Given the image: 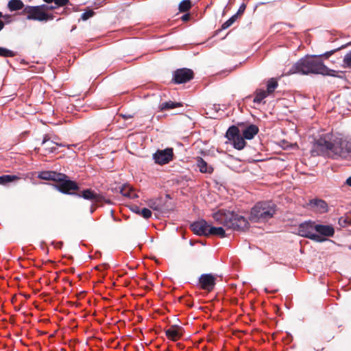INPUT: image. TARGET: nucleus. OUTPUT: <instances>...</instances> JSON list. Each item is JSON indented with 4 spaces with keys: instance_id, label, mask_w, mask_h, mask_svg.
Here are the masks:
<instances>
[{
    "instance_id": "40",
    "label": "nucleus",
    "mask_w": 351,
    "mask_h": 351,
    "mask_svg": "<svg viewBox=\"0 0 351 351\" xmlns=\"http://www.w3.org/2000/svg\"><path fill=\"white\" fill-rule=\"evenodd\" d=\"M346 184H348V186H351V176L349 177L348 178H347V180L346 181Z\"/></svg>"
},
{
    "instance_id": "30",
    "label": "nucleus",
    "mask_w": 351,
    "mask_h": 351,
    "mask_svg": "<svg viewBox=\"0 0 351 351\" xmlns=\"http://www.w3.org/2000/svg\"><path fill=\"white\" fill-rule=\"evenodd\" d=\"M191 7V3L190 0H183L180 2L179 5V10L180 12H186Z\"/></svg>"
},
{
    "instance_id": "5",
    "label": "nucleus",
    "mask_w": 351,
    "mask_h": 351,
    "mask_svg": "<svg viewBox=\"0 0 351 351\" xmlns=\"http://www.w3.org/2000/svg\"><path fill=\"white\" fill-rule=\"evenodd\" d=\"M45 5L42 6H26L23 9V12L27 14V19L35 20L39 21H47L52 20L53 16L45 12L46 9Z\"/></svg>"
},
{
    "instance_id": "42",
    "label": "nucleus",
    "mask_w": 351,
    "mask_h": 351,
    "mask_svg": "<svg viewBox=\"0 0 351 351\" xmlns=\"http://www.w3.org/2000/svg\"><path fill=\"white\" fill-rule=\"evenodd\" d=\"M43 1H45L46 3H48L53 2V0H43Z\"/></svg>"
},
{
    "instance_id": "16",
    "label": "nucleus",
    "mask_w": 351,
    "mask_h": 351,
    "mask_svg": "<svg viewBox=\"0 0 351 351\" xmlns=\"http://www.w3.org/2000/svg\"><path fill=\"white\" fill-rule=\"evenodd\" d=\"M197 166L199 170L202 173L210 174L213 171L212 166L209 165L203 158L197 157L196 159Z\"/></svg>"
},
{
    "instance_id": "3",
    "label": "nucleus",
    "mask_w": 351,
    "mask_h": 351,
    "mask_svg": "<svg viewBox=\"0 0 351 351\" xmlns=\"http://www.w3.org/2000/svg\"><path fill=\"white\" fill-rule=\"evenodd\" d=\"M213 217L228 228L243 230L248 226V221L244 217L229 210L220 209L213 213Z\"/></svg>"
},
{
    "instance_id": "19",
    "label": "nucleus",
    "mask_w": 351,
    "mask_h": 351,
    "mask_svg": "<svg viewBox=\"0 0 351 351\" xmlns=\"http://www.w3.org/2000/svg\"><path fill=\"white\" fill-rule=\"evenodd\" d=\"M120 192L123 196L130 199H135L138 197L136 193L129 185L123 186Z\"/></svg>"
},
{
    "instance_id": "18",
    "label": "nucleus",
    "mask_w": 351,
    "mask_h": 351,
    "mask_svg": "<svg viewBox=\"0 0 351 351\" xmlns=\"http://www.w3.org/2000/svg\"><path fill=\"white\" fill-rule=\"evenodd\" d=\"M80 196L94 202H100L101 200V196L89 189L84 191Z\"/></svg>"
},
{
    "instance_id": "4",
    "label": "nucleus",
    "mask_w": 351,
    "mask_h": 351,
    "mask_svg": "<svg viewBox=\"0 0 351 351\" xmlns=\"http://www.w3.org/2000/svg\"><path fill=\"white\" fill-rule=\"evenodd\" d=\"M275 211V205L272 202H260L252 208L250 219L254 221H265L271 218Z\"/></svg>"
},
{
    "instance_id": "22",
    "label": "nucleus",
    "mask_w": 351,
    "mask_h": 351,
    "mask_svg": "<svg viewBox=\"0 0 351 351\" xmlns=\"http://www.w3.org/2000/svg\"><path fill=\"white\" fill-rule=\"evenodd\" d=\"M182 106V104L179 102H173L169 101L167 102L162 103L159 105L158 108L160 111L167 110L170 109H174L178 107Z\"/></svg>"
},
{
    "instance_id": "12",
    "label": "nucleus",
    "mask_w": 351,
    "mask_h": 351,
    "mask_svg": "<svg viewBox=\"0 0 351 351\" xmlns=\"http://www.w3.org/2000/svg\"><path fill=\"white\" fill-rule=\"evenodd\" d=\"M57 182H60L58 185V190L63 193H69L70 191H75L78 188L75 182L66 180V178L62 180H57Z\"/></svg>"
},
{
    "instance_id": "37",
    "label": "nucleus",
    "mask_w": 351,
    "mask_h": 351,
    "mask_svg": "<svg viewBox=\"0 0 351 351\" xmlns=\"http://www.w3.org/2000/svg\"><path fill=\"white\" fill-rule=\"evenodd\" d=\"M1 19H3L6 23H10L12 20V16L9 14H5V15L3 14V16L1 17Z\"/></svg>"
},
{
    "instance_id": "21",
    "label": "nucleus",
    "mask_w": 351,
    "mask_h": 351,
    "mask_svg": "<svg viewBox=\"0 0 351 351\" xmlns=\"http://www.w3.org/2000/svg\"><path fill=\"white\" fill-rule=\"evenodd\" d=\"M8 8L10 11H17L24 8V4L21 0H10L8 3Z\"/></svg>"
},
{
    "instance_id": "17",
    "label": "nucleus",
    "mask_w": 351,
    "mask_h": 351,
    "mask_svg": "<svg viewBox=\"0 0 351 351\" xmlns=\"http://www.w3.org/2000/svg\"><path fill=\"white\" fill-rule=\"evenodd\" d=\"M258 128L255 125H250L243 131V136L245 139L251 140L258 132Z\"/></svg>"
},
{
    "instance_id": "32",
    "label": "nucleus",
    "mask_w": 351,
    "mask_h": 351,
    "mask_svg": "<svg viewBox=\"0 0 351 351\" xmlns=\"http://www.w3.org/2000/svg\"><path fill=\"white\" fill-rule=\"evenodd\" d=\"M148 205L151 208L155 210H160L162 208V206L157 199H150L148 202Z\"/></svg>"
},
{
    "instance_id": "35",
    "label": "nucleus",
    "mask_w": 351,
    "mask_h": 351,
    "mask_svg": "<svg viewBox=\"0 0 351 351\" xmlns=\"http://www.w3.org/2000/svg\"><path fill=\"white\" fill-rule=\"evenodd\" d=\"M94 15V12L93 10H87L83 12L81 15V19L82 21H86Z\"/></svg>"
},
{
    "instance_id": "25",
    "label": "nucleus",
    "mask_w": 351,
    "mask_h": 351,
    "mask_svg": "<svg viewBox=\"0 0 351 351\" xmlns=\"http://www.w3.org/2000/svg\"><path fill=\"white\" fill-rule=\"evenodd\" d=\"M208 235H217L223 238L226 237V232L222 227H213L210 226Z\"/></svg>"
},
{
    "instance_id": "36",
    "label": "nucleus",
    "mask_w": 351,
    "mask_h": 351,
    "mask_svg": "<svg viewBox=\"0 0 351 351\" xmlns=\"http://www.w3.org/2000/svg\"><path fill=\"white\" fill-rule=\"evenodd\" d=\"M145 219H149L152 216V212L149 209L144 208L141 210V214Z\"/></svg>"
},
{
    "instance_id": "7",
    "label": "nucleus",
    "mask_w": 351,
    "mask_h": 351,
    "mask_svg": "<svg viewBox=\"0 0 351 351\" xmlns=\"http://www.w3.org/2000/svg\"><path fill=\"white\" fill-rule=\"evenodd\" d=\"M173 152L172 148L158 149L153 154V159L155 163L162 165L169 163L172 160Z\"/></svg>"
},
{
    "instance_id": "10",
    "label": "nucleus",
    "mask_w": 351,
    "mask_h": 351,
    "mask_svg": "<svg viewBox=\"0 0 351 351\" xmlns=\"http://www.w3.org/2000/svg\"><path fill=\"white\" fill-rule=\"evenodd\" d=\"M199 284L203 289L210 291L215 285V278L210 274H202L199 278Z\"/></svg>"
},
{
    "instance_id": "41",
    "label": "nucleus",
    "mask_w": 351,
    "mask_h": 351,
    "mask_svg": "<svg viewBox=\"0 0 351 351\" xmlns=\"http://www.w3.org/2000/svg\"><path fill=\"white\" fill-rule=\"evenodd\" d=\"M134 211L136 213H138L139 215L141 214V210L138 207H136V209L134 210Z\"/></svg>"
},
{
    "instance_id": "14",
    "label": "nucleus",
    "mask_w": 351,
    "mask_h": 351,
    "mask_svg": "<svg viewBox=\"0 0 351 351\" xmlns=\"http://www.w3.org/2000/svg\"><path fill=\"white\" fill-rule=\"evenodd\" d=\"M315 233L321 236L322 238H324V237H332L335 233V230L334 228L330 225L316 224Z\"/></svg>"
},
{
    "instance_id": "2",
    "label": "nucleus",
    "mask_w": 351,
    "mask_h": 351,
    "mask_svg": "<svg viewBox=\"0 0 351 351\" xmlns=\"http://www.w3.org/2000/svg\"><path fill=\"white\" fill-rule=\"evenodd\" d=\"M293 73L308 74L315 73L326 75L328 73V68L323 62L317 58L313 57H306L300 59L287 73V75Z\"/></svg>"
},
{
    "instance_id": "26",
    "label": "nucleus",
    "mask_w": 351,
    "mask_h": 351,
    "mask_svg": "<svg viewBox=\"0 0 351 351\" xmlns=\"http://www.w3.org/2000/svg\"><path fill=\"white\" fill-rule=\"evenodd\" d=\"M239 134H240L238 128L236 126H231L227 130L226 136L228 138V140L231 141L233 139H234L237 136H238Z\"/></svg>"
},
{
    "instance_id": "23",
    "label": "nucleus",
    "mask_w": 351,
    "mask_h": 351,
    "mask_svg": "<svg viewBox=\"0 0 351 351\" xmlns=\"http://www.w3.org/2000/svg\"><path fill=\"white\" fill-rule=\"evenodd\" d=\"M254 94L255 96L253 101L256 104H261L269 95L267 91L263 89L256 90Z\"/></svg>"
},
{
    "instance_id": "11",
    "label": "nucleus",
    "mask_w": 351,
    "mask_h": 351,
    "mask_svg": "<svg viewBox=\"0 0 351 351\" xmlns=\"http://www.w3.org/2000/svg\"><path fill=\"white\" fill-rule=\"evenodd\" d=\"M38 177L41 180H62L66 176L63 173H57L56 171H46L39 173Z\"/></svg>"
},
{
    "instance_id": "43",
    "label": "nucleus",
    "mask_w": 351,
    "mask_h": 351,
    "mask_svg": "<svg viewBox=\"0 0 351 351\" xmlns=\"http://www.w3.org/2000/svg\"><path fill=\"white\" fill-rule=\"evenodd\" d=\"M187 18H188V16H187V15H185V16H183V19H184V20H186Z\"/></svg>"
},
{
    "instance_id": "6",
    "label": "nucleus",
    "mask_w": 351,
    "mask_h": 351,
    "mask_svg": "<svg viewBox=\"0 0 351 351\" xmlns=\"http://www.w3.org/2000/svg\"><path fill=\"white\" fill-rule=\"evenodd\" d=\"M315 222L305 221L299 226L298 234L317 242L324 241L326 240L324 238L315 233Z\"/></svg>"
},
{
    "instance_id": "39",
    "label": "nucleus",
    "mask_w": 351,
    "mask_h": 351,
    "mask_svg": "<svg viewBox=\"0 0 351 351\" xmlns=\"http://www.w3.org/2000/svg\"><path fill=\"white\" fill-rule=\"evenodd\" d=\"M3 16V14L0 12V31L4 27V23L1 20V17Z\"/></svg>"
},
{
    "instance_id": "27",
    "label": "nucleus",
    "mask_w": 351,
    "mask_h": 351,
    "mask_svg": "<svg viewBox=\"0 0 351 351\" xmlns=\"http://www.w3.org/2000/svg\"><path fill=\"white\" fill-rule=\"evenodd\" d=\"M278 82L274 78L270 79L267 84V93L269 95L272 93L278 86Z\"/></svg>"
},
{
    "instance_id": "33",
    "label": "nucleus",
    "mask_w": 351,
    "mask_h": 351,
    "mask_svg": "<svg viewBox=\"0 0 351 351\" xmlns=\"http://www.w3.org/2000/svg\"><path fill=\"white\" fill-rule=\"evenodd\" d=\"M15 56V53L6 48L0 47V56L2 57H13Z\"/></svg>"
},
{
    "instance_id": "34",
    "label": "nucleus",
    "mask_w": 351,
    "mask_h": 351,
    "mask_svg": "<svg viewBox=\"0 0 351 351\" xmlns=\"http://www.w3.org/2000/svg\"><path fill=\"white\" fill-rule=\"evenodd\" d=\"M237 19V14L233 15L232 17H230L228 21H226L225 23H223L221 25V28L223 29L228 28L230 26H231L234 21Z\"/></svg>"
},
{
    "instance_id": "29",
    "label": "nucleus",
    "mask_w": 351,
    "mask_h": 351,
    "mask_svg": "<svg viewBox=\"0 0 351 351\" xmlns=\"http://www.w3.org/2000/svg\"><path fill=\"white\" fill-rule=\"evenodd\" d=\"M69 2V0H53V2L55 5H47L46 9L47 10H53V9H58L60 7H62L65 5H66Z\"/></svg>"
},
{
    "instance_id": "20",
    "label": "nucleus",
    "mask_w": 351,
    "mask_h": 351,
    "mask_svg": "<svg viewBox=\"0 0 351 351\" xmlns=\"http://www.w3.org/2000/svg\"><path fill=\"white\" fill-rule=\"evenodd\" d=\"M42 145L45 147V150L49 152H53L56 149V145H59L58 143H55L53 141L49 140V138L45 136L43 140ZM62 145L60 144V146Z\"/></svg>"
},
{
    "instance_id": "13",
    "label": "nucleus",
    "mask_w": 351,
    "mask_h": 351,
    "mask_svg": "<svg viewBox=\"0 0 351 351\" xmlns=\"http://www.w3.org/2000/svg\"><path fill=\"white\" fill-rule=\"evenodd\" d=\"M310 208L319 213H324L328 211V204L322 199H311L308 203Z\"/></svg>"
},
{
    "instance_id": "38",
    "label": "nucleus",
    "mask_w": 351,
    "mask_h": 351,
    "mask_svg": "<svg viewBox=\"0 0 351 351\" xmlns=\"http://www.w3.org/2000/svg\"><path fill=\"white\" fill-rule=\"evenodd\" d=\"M245 5L244 3L241 4V6L239 7V10L237 12V13L236 14L239 15V14H241L244 12L245 10Z\"/></svg>"
},
{
    "instance_id": "9",
    "label": "nucleus",
    "mask_w": 351,
    "mask_h": 351,
    "mask_svg": "<svg viewBox=\"0 0 351 351\" xmlns=\"http://www.w3.org/2000/svg\"><path fill=\"white\" fill-rule=\"evenodd\" d=\"M191 227L195 234L208 236L210 225L205 220L194 222Z\"/></svg>"
},
{
    "instance_id": "15",
    "label": "nucleus",
    "mask_w": 351,
    "mask_h": 351,
    "mask_svg": "<svg viewBox=\"0 0 351 351\" xmlns=\"http://www.w3.org/2000/svg\"><path fill=\"white\" fill-rule=\"evenodd\" d=\"M167 337L171 341L179 339L182 334V329L177 326H172L165 331Z\"/></svg>"
},
{
    "instance_id": "1",
    "label": "nucleus",
    "mask_w": 351,
    "mask_h": 351,
    "mask_svg": "<svg viewBox=\"0 0 351 351\" xmlns=\"http://www.w3.org/2000/svg\"><path fill=\"white\" fill-rule=\"evenodd\" d=\"M313 153L335 160L346 159L351 154V138L342 134H326L315 142Z\"/></svg>"
},
{
    "instance_id": "24",
    "label": "nucleus",
    "mask_w": 351,
    "mask_h": 351,
    "mask_svg": "<svg viewBox=\"0 0 351 351\" xmlns=\"http://www.w3.org/2000/svg\"><path fill=\"white\" fill-rule=\"evenodd\" d=\"M245 138L243 137V136L239 134L238 136H237L234 139H233L231 141L232 142L234 147L240 150L243 149L244 147L245 146L246 143L245 141Z\"/></svg>"
},
{
    "instance_id": "31",
    "label": "nucleus",
    "mask_w": 351,
    "mask_h": 351,
    "mask_svg": "<svg viewBox=\"0 0 351 351\" xmlns=\"http://www.w3.org/2000/svg\"><path fill=\"white\" fill-rule=\"evenodd\" d=\"M343 66L344 68L351 69V51L345 55L343 60Z\"/></svg>"
},
{
    "instance_id": "28",
    "label": "nucleus",
    "mask_w": 351,
    "mask_h": 351,
    "mask_svg": "<svg viewBox=\"0 0 351 351\" xmlns=\"http://www.w3.org/2000/svg\"><path fill=\"white\" fill-rule=\"evenodd\" d=\"M18 179V177L12 175H4L0 176V184L4 185Z\"/></svg>"
},
{
    "instance_id": "8",
    "label": "nucleus",
    "mask_w": 351,
    "mask_h": 351,
    "mask_svg": "<svg viewBox=\"0 0 351 351\" xmlns=\"http://www.w3.org/2000/svg\"><path fill=\"white\" fill-rule=\"evenodd\" d=\"M193 71L186 68L178 69L173 74V80L176 84L186 83L193 79Z\"/></svg>"
}]
</instances>
